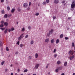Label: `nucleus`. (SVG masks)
Here are the masks:
<instances>
[{
  "instance_id": "f257e3e1",
  "label": "nucleus",
  "mask_w": 75,
  "mask_h": 75,
  "mask_svg": "<svg viewBox=\"0 0 75 75\" xmlns=\"http://www.w3.org/2000/svg\"><path fill=\"white\" fill-rule=\"evenodd\" d=\"M69 54H71V55H73L74 52L73 50H70L69 52Z\"/></svg>"
},
{
  "instance_id": "f03ea898",
  "label": "nucleus",
  "mask_w": 75,
  "mask_h": 75,
  "mask_svg": "<svg viewBox=\"0 0 75 75\" xmlns=\"http://www.w3.org/2000/svg\"><path fill=\"white\" fill-rule=\"evenodd\" d=\"M23 7L25 8H27L28 7V4L27 3H24L23 4Z\"/></svg>"
},
{
  "instance_id": "7ed1b4c3",
  "label": "nucleus",
  "mask_w": 75,
  "mask_h": 75,
  "mask_svg": "<svg viewBox=\"0 0 75 75\" xmlns=\"http://www.w3.org/2000/svg\"><path fill=\"white\" fill-rule=\"evenodd\" d=\"M39 65V64H37L35 65V67L36 68V69H38V68Z\"/></svg>"
},
{
  "instance_id": "20e7f679",
  "label": "nucleus",
  "mask_w": 75,
  "mask_h": 75,
  "mask_svg": "<svg viewBox=\"0 0 75 75\" xmlns=\"http://www.w3.org/2000/svg\"><path fill=\"white\" fill-rule=\"evenodd\" d=\"M53 31H54V30H53V29H52L51 30V31H49V34H51L52 33Z\"/></svg>"
},
{
  "instance_id": "39448f33",
  "label": "nucleus",
  "mask_w": 75,
  "mask_h": 75,
  "mask_svg": "<svg viewBox=\"0 0 75 75\" xmlns=\"http://www.w3.org/2000/svg\"><path fill=\"white\" fill-rule=\"evenodd\" d=\"M59 2V1L58 0H55L54 1V3L56 4H57Z\"/></svg>"
},
{
  "instance_id": "423d86ee",
  "label": "nucleus",
  "mask_w": 75,
  "mask_h": 75,
  "mask_svg": "<svg viewBox=\"0 0 75 75\" xmlns=\"http://www.w3.org/2000/svg\"><path fill=\"white\" fill-rule=\"evenodd\" d=\"M35 58H38V54L37 53H36L35 55Z\"/></svg>"
},
{
  "instance_id": "0eeeda50",
  "label": "nucleus",
  "mask_w": 75,
  "mask_h": 75,
  "mask_svg": "<svg viewBox=\"0 0 75 75\" xmlns=\"http://www.w3.org/2000/svg\"><path fill=\"white\" fill-rule=\"evenodd\" d=\"M57 69H59V70H61V69H62V66H60L59 67H57Z\"/></svg>"
},
{
  "instance_id": "6e6552de",
  "label": "nucleus",
  "mask_w": 75,
  "mask_h": 75,
  "mask_svg": "<svg viewBox=\"0 0 75 75\" xmlns=\"http://www.w3.org/2000/svg\"><path fill=\"white\" fill-rule=\"evenodd\" d=\"M15 10H16V9L15 8H13L11 10V12L12 13H14Z\"/></svg>"
},
{
  "instance_id": "1a4fd4ad",
  "label": "nucleus",
  "mask_w": 75,
  "mask_h": 75,
  "mask_svg": "<svg viewBox=\"0 0 75 75\" xmlns=\"http://www.w3.org/2000/svg\"><path fill=\"white\" fill-rule=\"evenodd\" d=\"M45 42H49V38L46 39L45 41Z\"/></svg>"
},
{
  "instance_id": "9d476101",
  "label": "nucleus",
  "mask_w": 75,
  "mask_h": 75,
  "mask_svg": "<svg viewBox=\"0 0 75 75\" xmlns=\"http://www.w3.org/2000/svg\"><path fill=\"white\" fill-rule=\"evenodd\" d=\"M75 6V4H72L71 5V8H74V7Z\"/></svg>"
},
{
  "instance_id": "9b49d317",
  "label": "nucleus",
  "mask_w": 75,
  "mask_h": 75,
  "mask_svg": "<svg viewBox=\"0 0 75 75\" xmlns=\"http://www.w3.org/2000/svg\"><path fill=\"white\" fill-rule=\"evenodd\" d=\"M4 25L5 26H7V25H8V23L7 22H4Z\"/></svg>"
},
{
  "instance_id": "f8f14e48",
  "label": "nucleus",
  "mask_w": 75,
  "mask_h": 75,
  "mask_svg": "<svg viewBox=\"0 0 75 75\" xmlns=\"http://www.w3.org/2000/svg\"><path fill=\"white\" fill-rule=\"evenodd\" d=\"M51 42L52 43H54V39H52L51 40Z\"/></svg>"
},
{
  "instance_id": "ddd939ff",
  "label": "nucleus",
  "mask_w": 75,
  "mask_h": 75,
  "mask_svg": "<svg viewBox=\"0 0 75 75\" xmlns=\"http://www.w3.org/2000/svg\"><path fill=\"white\" fill-rule=\"evenodd\" d=\"M8 17V15L7 14H5L4 16V18H7V17Z\"/></svg>"
},
{
  "instance_id": "4468645a",
  "label": "nucleus",
  "mask_w": 75,
  "mask_h": 75,
  "mask_svg": "<svg viewBox=\"0 0 75 75\" xmlns=\"http://www.w3.org/2000/svg\"><path fill=\"white\" fill-rule=\"evenodd\" d=\"M59 42V39H57L56 41V44H58Z\"/></svg>"
},
{
  "instance_id": "2eb2a0df",
  "label": "nucleus",
  "mask_w": 75,
  "mask_h": 75,
  "mask_svg": "<svg viewBox=\"0 0 75 75\" xmlns=\"http://www.w3.org/2000/svg\"><path fill=\"white\" fill-rule=\"evenodd\" d=\"M61 64V62L59 61H57V64L58 65H59V64Z\"/></svg>"
},
{
  "instance_id": "dca6fc26",
  "label": "nucleus",
  "mask_w": 75,
  "mask_h": 75,
  "mask_svg": "<svg viewBox=\"0 0 75 75\" xmlns=\"http://www.w3.org/2000/svg\"><path fill=\"white\" fill-rule=\"evenodd\" d=\"M67 62H65L64 63V66L66 67L67 65Z\"/></svg>"
},
{
  "instance_id": "f3484780",
  "label": "nucleus",
  "mask_w": 75,
  "mask_h": 75,
  "mask_svg": "<svg viewBox=\"0 0 75 75\" xmlns=\"http://www.w3.org/2000/svg\"><path fill=\"white\" fill-rule=\"evenodd\" d=\"M63 37H64L63 34H61L60 36V37L61 38H63Z\"/></svg>"
},
{
  "instance_id": "a211bd4d",
  "label": "nucleus",
  "mask_w": 75,
  "mask_h": 75,
  "mask_svg": "<svg viewBox=\"0 0 75 75\" xmlns=\"http://www.w3.org/2000/svg\"><path fill=\"white\" fill-rule=\"evenodd\" d=\"M8 31V29H6L4 31L5 34H6Z\"/></svg>"
},
{
  "instance_id": "6ab92c4d",
  "label": "nucleus",
  "mask_w": 75,
  "mask_h": 75,
  "mask_svg": "<svg viewBox=\"0 0 75 75\" xmlns=\"http://www.w3.org/2000/svg\"><path fill=\"white\" fill-rule=\"evenodd\" d=\"M33 43H34V41L32 40V41H31V42H30V44L31 45H33Z\"/></svg>"
},
{
  "instance_id": "aec40b11",
  "label": "nucleus",
  "mask_w": 75,
  "mask_h": 75,
  "mask_svg": "<svg viewBox=\"0 0 75 75\" xmlns=\"http://www.w3.org/2000/svg\"><path fill=\"white\" fill-rule=\"evenodd\" d=\"M23 35H24L23 33L20 36V37H21V38H23V37H24V36H23Z\"/></svg>"
},
{
  "instance_id": "412c9836",
  "label": "nucleus",
  "mask_w": 75,
  "mask_h": 75,
  "mask_svg": "<svg viewBox=\"0 0 75 75\" xmlns=\"http://www.w3.org/2000/svg\"><path fill=\"white\" fill-rule=\"evenodd\" d=\"M7 10H8V11H9L10 10V7L7 6Z\"/></svg>"
},
{
  "instance_id": "4be33fe9",
  "label": "nucleus",
  "mask_w": 75,
  "mask_h": 75,
  "mask_svg": "<svg viewBox=\"0 0 75 75\" xmlns=\"http://www.w3.org/2000/svg\"><path fill=\"white\" fill-rule=\"evenodd\" d=\"M25 31V28H24V27L22 28L21 30V31L23 32V31Z\"/></svg>"
},
{
  "instance_id": "5701e85b",
  "label": "nucleus",
  "mask_w": 75,
  "mask_h": 75,
  "mask_svg": "<svg viewBox=\"0 0 75 75\" xmlns=\"http://www.w3.org/2000/svg\"><path fill=\"white\" fill-rule=\"evenodd\" d=\"M11 31H14V30H15V29H14V28H11Z\"/></svg>"
},
{
  "instance_id": "b1692460",
  "label": "nucleus",
  "mask_w": 75,
  "mask_h": 75,
  "mask_svg": "<svg viewBox=\"0 0 75 75\" xmlns=\"http://www.w3.org/2000/svg\"><path fill=\"white\" fill-rule=\"evenodd\" d=\"M72 46L73 47H74L75 46V43L74 42H72Z\"/></svg>"
},
{
  "instance_id": "393cba45",
  "label": "nucleus",
  "mask_w": 75,
  "mask_h": 75,
  "mask_svg": "<svg viewBox=\"0 0 75 75\" xmlns=\"http://www.w3.org/2000/svg\"><path fill=\"white\" fill-rule=\"evenodd\" d=\"M4 62H4V61H3V62H2L1 63V65H3V64H4Z\"/></svg>"
},
{
  "instance_id": "a878e982",
  "label": "nucleus",
  "mask_w": 75,
  "mask_h": 75,
  "mask_svg": "<svg viewBox=\"0 0 75 75\" xmlns=\"http://www.w3.org/2000/svg\"><path fill=\"white\" fill-rule=\"evenodd\" d=\"M18 11H21V9H20V7H18Z\"/></svg>"
},
{
  "instance_id": "bb28decb",
  "label": "nucleus",
  "mask_w": 75,
  "mask_h": 75,
  "mask_svg": "<svg viewBox=\"0 0 75 75\" xmlns=\"http://www.w3.org/2000/svg\"><path fill=\"white\" fill-rule=\"evenodd\" d=\"M27 71H28V70H27V69H26L24 70L23 72H27Z\"/></svg>"
},
{
  "instance_id": "cd10ccee",
  "label": "nucleus",
  "mask_w": 75,
  "mask_h": 75,
  "mask_svg": "<svg viewBox=\"0 0 75 75\" xmlns=\"http://www.w3.org/2000/svg\"><path fill=\"white\" fill-rule=\"evenodd\" d=\"M6 50L7 51H9V49L8 48V47H6Z\"/></svg>"
},
{
  "instance_id": "c85d7f7f",
  "label": "nucleus",
  "mask_w": 75,
  "mask_h": 75,
  "mask_svg": "<svg viewBox=\"0 0 75 75\" xmlns=\"http://www.w3.org/2000/svg\"><path fill=\"white\" fill-rule=\"evenodd\" d=\"M39 13H36V14H35V16H38V15H39Z\"/></svg>"
},
{
  "instance_id": "c756f323",
  "label": "nucleus",
  "mask_w": 75,
  "mask_h": 75,
  "mask_svg": "<svg viewBox=\"0 0 75 75\" xmlns=\"http://www.w3.org/2000/svg\"><path fill=\"white\" fill-rule=\"evenodd\" d=\"M42 4H43V5H46V2H44L42 3Z\"/></svg>"
},
{
  "instance_id": "7c9ffc66",
  "label": "nucleus",
  "mask_w": 75,
  "mask_h": 75,
  "mask_svg": "<svg viewBox=\"0 0 75 75\" xmlns=\"http://www.w3.org/2000/svg\"><path fill=\"white\" fill-rule=\"evenodd\" d=\"M17 44H18V45H19L20 44V41H18V42H17L16 43Z\"/></svg>"
},
{
  "instance_id": "2f4dec72",
  "label": "nucleus",
  "mask_w": 75,
  "mask_h": 75,
  "mask_svg": "<svg viewBox=\"0 0 75 75\" xmlns=\"http://www.w3.org/2000/svg\"><path fill=\"white\" fill-rule=\"evenodd\" d=\"M23 46V45L22 44H20V47H21V48H22Z\"/></svg>"
},
{
  "instance_id": "473e14b6",
  "label": "nucleus",
  "mask_w": 75,
  "mask_h": 75,
  "mask_svg": "<svg viewBox=\"0 0 75 75\" xmlns=\"http://www.w3.org/2000/svg\"><path fill=\"white\" fill-rule=\"evenodd\" d=\"M1 13L2 14H4V10H2L1 11Z\"/></svg>"
},
{
  "instance_id": "72a5a7b5",
  "label": "nucleus",
  "mask_w": 75,
  "mask_h": 75,
  "mask_svg": "<svg viewBox=\"0 0 75 75\" xmlns=\"http://www.w3.org/2000/svg\"><path fill=\"white\" fill-rule=\"evenodd\" d=\"M57 55H57V54H54V57L55 58H56V57H57Z\"/></svg>"
},
{
  "instance_id": "f704fd0d",
  "label": "nucleus",
  "mask_w": 75,
  "mask_h": 75,
  "mask_svg": "<svg viewBox=\"0 0 75 75\" xmlns=\"http://www.w3.org/2000/svg\"><path fill=\"white\" fill-rule=\"evenodd\" d=\"M21 38H22L20 36V37L18 38V40H21Z\"/></svg>"
},
{
  "instance_id": "c9c22d12",
  "label": "nucleus",
  "mask_w": 75,
  "mask_h": 75,
  "mask_svg": "<svg viewBox=\"0 0 75 75\" xmlns=\"http://www.w3.org/2000/svg\"><path fill=\"white\" fill-rule=\"evenodd\" d=\"M28 29H29V30H30V29H31V26H29L28 27Z\"/></svg>"
},
{
  "instance_id": "e433bc0d",
  "label": "nucleus",
  "mask_w": 75,
  "mask_h": 75,
  "mask_svg": "<svg viewBox=\"0 0 75 75\" xmlns=\"http://www.w3.org/2000/svg\"><path fill=\"white\" fill-rule=\"evenodd\" d=\"M28 35H26L25 37V38H28Z\"/></svg>"
},
{
  "instance_id": "4c0bfd02",
  "label": "nucleus",
  "mask_w": 75,
  "mask_h": 75,
  "mask_svg": "<svg viewBox=\"0 0 75 75\" xmlns=\"http://www.w3.org/2000/svg\"><path fill=\"white\" fill-rule=\"evenodd\" d=\"M31 57H32V56H29L28 57L29 59H31Z\"/></svg>"
},
{
  "instance_id": "58836bf2",
  "label": "nucleus",
  "mask_w": 75,
  "mask_h": 75,
  "mask_svg": "<svg viewBox=\"0 0 75 75\" xmlns=\"http://www.w3.org/2000/svg\"><path fill=\"white\" fill-rule=\"evenodd\" d=\"M56 72H58V69H56L55 70Z\"/></svg>"
},
{
  "instance_id": "ea45409f",
  "label": "nucleus",
  "mask_w": 75,
  "mask_h": 75,
  "mask_svg": "<svg viewBox=\"0 0 75 75\" xmlns=\"http://www.w3.org/2000/svg\"><path fill=\"white\" fill-rule=\"evenodd\" d=\"M3 26H4V25L3 24H1L0 25V27L1 28V27H3Z\"/></svg>"
},
{
  "instance_id": "a19ab883",
  "label": "nucleus",
  "mask_w": 75,
  "mask_h": 75,
  "mask_svg": "<svg viewBox=\"0 0 75 75\" xmlns=\"http://www.w3.org/2000/svg\"><path fill=\"white\" fill-rule=\"evenodd\" d=\"M46 1L47 3H49V2H50V0H46Z\"/></svg>"
},
{
  "instance_id": "79ce46f5",
  "label": "nucleus",
  "mask_w": 75,
  "mask_h": 75,
  "mask_svg": "<svg viewBox=\"0 0 75 75\" xmlns=\"http://www.w3.org/2000/svg\"><path fill=\"white\" fill-rule=\"evenodd\" d=\"M69 58H70V60H72V59H73V58L71 56Z\"/></svg>"
},
{
  "instance_id": "37998d69",
  "label": "nucleus",
  "mask_w": 75,
  "mask_h": 75,
  "mask_svg": "<svg viewBox=\"0 0 75 75\" xmlns=\"http://www.w3.org/2000/svg\"><path fill=\"white\" fill-rule=\"evenodd\" d=\"M65 39L66 40H68V39H69V38L68 37H65Z\"/></svg>"
},
{
  "instance_id": "c03bdc74",
  "label": "nucleus",
  "mask_w": 75,
  "mask_h": 75,
  "mask_svg": "<svg viewBox=\"0 0 75 75\" xmlns=\"http://www.w3.org/2000/svg\"><path fill=\"white\" fill-rule=\"evenodd\" d=\"M8 32H9V33H10V32L11 31V29H8Z\"/></svg>"
},
{
  "instance_id": "a18cd8bd",
  "label": "nucleus",
  "mask_w": 75,
  "mask_h": 75,
  "mask_svg": "<svg viewBox=\"0 0 75 75\" xmlns=\"http://www.w3.org/2000/svg\"><path fill=\"white\" fill-rule=\"evenodd\" d=\"M1 30H2V31H3V30H4V28H0Z\"/></svg>"
},
{
  "instance_id": "49530a36",
  "label": "nucleus",
  "mask_w": 75,
  "mask_h": 75,
  "mask_svg": "<svg viewBox=\"0 0 75 75\" xmlns=\"http://www.w3.org/2000/svg\"><path fill=\"white\" fill-rule=\"evenodd\" d=\"M1 41H0V47H1Z\"/></svg>"
},
{
  "instance_id": "de8ad7c7",
  "label": "nucleus",
  "mask_w": 75,
  "mask_h": 75,
  "mask_svg": "<svg viewBox=\"0 0 75 75\" xmlns=\"http://www.w3.org/2000/svg\"><path fill=\"white\" fill-rule=\"evenodd\" d=\"M4 23V21H2L1 22V24H3Z\"/></svg>"
},
{
  "instance_id": "09e8293b",
  "label": "nucleus",
  "mask_w": 75,
  "mask_h": 75,
  "mask_svg": "<svg viewBox=\"0 0 75 75\" xmlns=\"http://www.w3.org/2000/svg\"><path fill=\"white\" fill-rule=\"evenodd\" d=\"M55 52H56V49H54V50L53 52L54 53Z\"/></svg>"
},
{
  "instance_id": "8fccbe9b",
  "label": "nucleus",
  "mask_w": 75,
  "mask_h": 75,
  "mask_svg": "<svg viewBox=\"0 0 75 75\" xmlns=\"http://www.w3.org/2000/svg\"><path fill=\"white\" fill-rule=\"evenodd\" d=\"M56 18V17H55V16H53V20H54V19H55Z\"/></svg>"
},
{
  "instance_id": "3c124183",
  "label": "nucleus",
  "mask_w": 75,
  "mask_h": 75,
  "mask_svg": "<svg viewBox=\"0 0 75 75\" xmlns=\"http://www.w3.org/2000/svg\"><path fill=\"white\" fill-rule=\"evenodd\" d=\"M1 3H3L4 2V0H1Z\"/></svg>"
},
{
  "instance_id": "603ef678",
  "label": "nucleus",
  "mask_w": 75,
  "mask_h": 75,
  "mask_svg": "<svg viewBox=\"0 0 75 75\" xmlns=\"http://www.w3.org/2000/svg\"><path fill=\"white\" fill-rule=\"evenodd\" d=\"M7 71H8L7 69H6L5 70V72H7Z\"/></svg>"
},
{
  "instance_id": "864d4df0",
  "label": "nucleus",
  "mask_w": 75,
  "mask_h": 75,
  "mask_svg": "<svg viewBox=\"0 0 75 75\" xmlns=\"http://www.w3.org/2000/svg\"><path fill=\"white\" fill-rule=\"evenodd\" d=\"M30 7H28L27 8V10H30Z\"/></svg>"
},
{
  "instance_id": "5fc2aeb1",
  "label": "nucleus",
  "mask_w": 75,
  "mask_h": 75,
  "mask_svg": "<svg viewBox=\"0 0 75 75\" xmlns=\"http://www.w3.org/2000/svg\"><path fill=\"white\" fill-rule=\"evenodd\" d=\"M65 1H63L62 2V3H65Z\"/></svg>"
},
{
  "instance_id": "6e6d98bb",
  "label": "nucleus",
  "mask_w": 75,
  "mask_h": 75,
  "mask_svg": "<svg viewBox=\"0 0 75 75\" xmlns=\"http://www.w3.org/2000/svg\"><path fill=\"white\" fill-rule=\"evenodd\" d=\"M31 2H29V6H31Z\"/></svg>"
},
{
  "instance_id": "4d7b16f0",
  "label": "nucleus",
  "mask_w": 75,
  "mask_h": 75,
  "mask_svg": "<svg viewBox=\"0 0 75 75\" xmlns=\"http://www.w3.org/2000/svg\"><path fill=\"white\" fill-rule=\"evenodd\" d=\"M71 57L73 58L75 57V56H74V55H73Z\"/></svg>"
},
{
  "instance_id": "13d9d810",
  "label": "nucleus",
  "mask_w": 75,
  "mask_h": 75,
  "mask_svg": "<svg viewBox=\"0 0 75 75\" xmlns=\"http://www.w3.org/2000/svg\"><path fill=\"white\" fill-rule=\"evenodd\" d=\"M11 16H12V15L10 14V15H9L8 16V17H11Z\"/></svg>"
},
{
  "instance_id": "bf43d9fd",
  "label": "nucleus",
  "mask_w": 75,
  "mask_h": 75,
  "mask_svg": "<svg viewBox=\"0 0 75 75\" xmlns=\"http://www.w3.org/2000/svg\"><path fill=\"white\" fill-rule=\"evenodd\" d=\"M71 17H69L68 18V20H70V19H71Z\"/></svg>"
},
{
  "instance_id": "052dcab7",
  "label": "nucleus",
  "mask_w": 75,
  "mask_h": 75,
  "mask_svg": "<svg viewBox=\"0 0 75 75\" xmlns=\"http://www.w3.org/2000/svg\"><path fill=\"white\" fill-rule=\"evenodd\" d=\"M50 33H48L47 34V36H48V37H50Z\"/></svg>"
},
{
  "instance_id": "680f3d73",
  "label": "nucleus",
  "mask_w": 75,
  "mask_h": 75,
  "mask_svg": "<svg viewBox=\"0 0 75 75\" xmlns=\"http://www.w3.org/2000/svg\"><path fill=\"white\" fill-rule=\"evenodd\" d=\"M61 75H65V74L64 73H63Z\"/></svg>"
},
{
  "instance_id": "e2e57ef3",
  "label": "nucleus",
  "mask_w": 75,
  "mask_h": 75,
  "mask_svg": "<svg viewBox=\"0 0 75 75\" xmlns=\"http://www.w3.org/2000/svg\"><path fill=\"white\" fill-rule=\"evenodd\" d=\"M18 71L19 72L20 71V69H18Z\"/></svg>"
},
{
  "instance_id": "0e129e2a",
  "label": "nucleus",
  "mask_w": 75,
  "mask_h": 75,
  "mask_svg": "<svg viewBox=\"0 0 75 75\" xmlns=\"http://www.w3.org/2000/svg\"><path fill=\"white\" fill-rule=\"evenodd\" d=\"M18 54V52H16L15 54Z\"/></svg>"
},
{
  "instance_id": "69168bd1",
  "label": "nucleus",
  "mask_w": 75,
  "mask_h": 75,
  "mask_svg": "<svg viewBox=\"0 0 75 75\" xmlns=\"http://www.w3.org/2000/svg\"><path fill=\"white\" fill-rule=\"evenodd\" d=\"M73 75H75V73H74L73 74Z\"/></svg>"
},
{
  "instance_id": "338daca9",
  "label": "nucleus",
  "mask_w": 75,
  "mask_h": 75,
  "mask_svg": "<svg viewBox=\"0 0 75 75\" xmlns=\"http://www.w3.org/2000/svg\"><path fill=\"white\" fill-rule=\"evenodd\" d=\"M11 75H13V73H11Z\"/></svg>"
},
{
  "instance_id": "774afa93",
  "label": "nucleus",
  "mask_w": 75,
  "mask_h": 75,
  "mask_svg": "<svg viewBox=\"0 0 75 75\" xmlns=\"http://www.w3.org/2000/svg\"><path fill=\"white\" fill-rule=\"evenodd\" d=\"M48 66H47L46 67V68H48Z\"/></svg>"
}]
</instances>
